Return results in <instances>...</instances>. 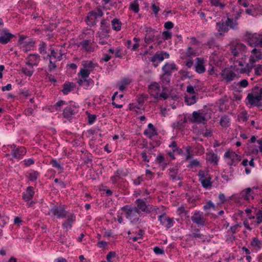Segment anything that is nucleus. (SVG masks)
Returning <instances> with one entry per match:
<instances>
[{"label": "nucleus", "instance_id": "obj_45", "mask_svg": "<svg viewBox=\"0 0 262 262\" xmlns=\"http://www.w3.org/2000/svg\"><path fill=\"white\" fill-rule=\"evenodd\" d=\"M129 9L135 13H138L139 11V5L137 3V0H135L133 2L130 3Z\"/></svg>", "mask_w": 262, "mask_h": 262}, {"label": "nucleus", "instance_id": "obj_59", "mask_svg": "<svg viewBox=\"0 0 262 262\" xmlns=\"http://www.w3.org/2000/svg\"><path fill=\"white\" fill-rule=\"evenodd\" d=\"M23 162H24L25 166L29 167L33 164H34L35 163V161L33 159L30 158L28 159H25L24 160H23Z\"/></svg>", "mask_w": 262, "mask_h": 262}, {"label": "nucleus", "instance_id": "obj_63", "mask_svg": "<svg viewBox=\"0 0 262 262\" xmlns=\"http://www.w3.org/2000/svg\"><path fill=\"white\" fill-rule=\"evenodd\" d=\"M116 256V253L115 251H110L106 255V260L108 262H112L111 258H114Z\"/></svg>", "mask_w": 262, "mask_h": 262}, {"label": "nucleus", "instance_id": "obj_26", "mask_svg": "<svg viewBox=\"0 0 262 262\" xmlns=\"http://www.w3.org/2000/svg\"><path fill=\"white\" fill-rule=\"evenodd\" d=\"M49 51L50 53L47 55V58H51L53 60H57V61H60L62 59L61 54L58 55V51L57 50H55L53 48H51L49 49Z\"/></svg>", "mask_w": 262, "mask_h": 262}, {"label": "nucleus", "instance_id": "obj_1", "mask_svg": "<svg viewBox=\"0 0 262 262\" xmlns=\"http://www.w3.org/2000/svg\"><path fill=\"white\" fill-rule=\"evenodd\" d=\"M121 210L124 212L126 218L132 224H136L140 220L138 208L131 205H125L122 207Z\"/></svg>", "mask_w": 262, "mask_h": 262}, {"label": "nucleus", "instance_id": "obj_28", "mask_svg": "<svg viewBox=\"0 0 262 262\" xmlns=\"http://www.w3.org/2000/svg\"><path fill=\"white\" fill-rule=\"evenodd\" d=\"M222 76L223 80L229 82L234 80L236 76V74L233 71L228 70L227 71H225L222 74Z\"/></svg>", "mask_w": 262, "mask_h": 262}, {"label": "nucleus", "instance_id": "obj_23", "mask_svg": "<svg viewBox=\"0 0 262 262\" xmlns=\"http://www.w3.org/2000/svg\"><path fill=\"white\" fill-rule=\"evenodd\" d=\"M148 127L149 129L144 130L143 134L148 138L151 139L154 136L158 135L157 129L154 127L152 124L149 123L148 124Z\"/></svg>", "mask_w": 262, "mask_h": 262}, {"label": "nucleus", "instance_id": "obj_11", "mask_svg": "<svg viewBox=\"0 0 262 262\" xmlns=\"http://www.w3.org/2000/svg\"><path fill=\"white\" fill-rule=\"evenodd\" d=\"M224 157L230 160V161L228 162V164L230 166H236L241 160V156L234 151H227L225 153Z\"/></svg>", "mask_w": 262, "mask_h": 262}, {"label": "nucleus", "instance_id": "obj_62", "mask_svg": "<svg viewBox=\"0 0 262 262\" xmlns=\"http://www.w3.org/2000/svg\"><path fill=\"white\" fill-rule=\"evenodd\" d=\"M162 35L164 40H168L171 38L172 34L169 31H165L163 32Z\"/></svg>", "mask_w": 262, "mask_h": 262}, {"label": "nucleus", "instance_id": "obj_16", "mask_svg": "<svg viewBox=\"0 0 262 262\" xmlns=\"http://www.w3.org/2000/svg\"><path fill=\"white\" fill-rule=\"evenodd\" d=\"M15 35L10 33L6 28L3 29L0 32V43L5 45L10 41Z\"/></svg>", "mask_w": 262, "mask_h": 262}, {"label": "nucleus", "instance_id": "obj_18", "mask_svg": "<svg viewBox=\"0 0 262 262\" xmlns=\"http://www.w3.org/2000/svg\"><path fill=\"white\" fill-rule=\"evenodd\" d=\"M225 17L223 18L220 21L216 23V29L220 34V35H223L224 33L229 31L228 25Z\"/></svg>", "mask_w": 262, "mask_h": 262}, {"label": "nucleus", "instance_id": "obj_35", "mask_svg": "<svg viewBox=\"0 0 262 262\" xmlns=\"http://www.w3.org/2000/svg\"><path fill=\"white\" fill-rule=\"evenodd\" d=\"M254 210V214L256 215L257 224L259 225L262 223V208L257 209L256 207H252Z\"/></svg>", "mask_w": 262, "mask_h": 262}, {"label": "nucleus", "instance_id": "obj_19", "mask_svg": "<svg viewBox=\"0 0 262 262\" xmlns=\"http://www.w3.org/2000/svg\"><path fill=\"white\" fill-rule=\"evenodd\" d=\"M76 113L77 108L76 107L68 106L63 110L62 115L64 118L71 120Z\"/></svg>", "mask_w": 262, "mask_h": 262}, {"label": "nucleus", "instance_id": "obj_54", "mask_svg": "<svg viewBox=\"0 0 262 262\" xmlns=\"http://www.w3.org/2000/svg\"><path fill=\"white\" fill-rule=\"evenodd\" d=\"M211 208H214L215 205L211 200L208 201L206 203V204L203 206V209L205 211H208L210 210Z\"/></svg>", "mask_w": 262, "mask_h": 262}, {"label": "nucleus", "instance_id": "obj_36", "mask_svg": "<svg viewBox=\"0 0 262 262\" xmlns=\"http://www.w3.org/2000/svg\"><path fill=\"white\" fill-rule=\"evenodd\" d=\"M190 238H194L195 239H202L204 235L200 233V230L198 228H194L191 233L188 234Z\"/></svg>", "mask_w": 262, "mask_h": 262}, {"label": "nucleus", "instance_id": "obj_49", "mask_svg": "<svg viewBox=\"0 0 262 262\" xmlns=\"http://www.w3.org/2000/svg\"><path fill=\"white\" fill-rule=\"evenodd\" d=\"M39 175V173L38 171L33 170L31 172L29 173L28 179L30 181L34 182L37 179Z\"/></svg>", "mask_w": 262, "mask_h": 262}, {"label": "nucleus", "instance_id": "obj_6", "mask_svg": "<svg viewBox=\"0 0 262 262\" xmlns=\"http://www.w3.org/2000/svg\"><path fill=\"white\" fill-rule=\"evenodd\" d=\"M246 46L241 43H237L231 48V53L233 55V58L236 57L245 59L246 58L245 52Z\"/></svg>", "mask_w": 262, "mask_h": 262}, {"label": "nucleus", "instance_id": "obj_43", "mask_svg": "<svg viewBox=\"0 0 262 262\" xmlns=\"http://www.w3.org/2000/svg\"><path fill=\"white\" fill-rule=\"evenodd\" d=\"M210 180H211V178L208 177V178H205L204 179H202L201 180H200V182L202 184V186L204 188L207 189V188H210L211 187V182Z\"/></svg>", "mask_w": 262, "mask_h": 262}, {"label": "nucleus", "instance_id": "obj_37", "mask_svg": "<svg viewBox=\"0 0 262 262\" xmlns=\"http://www.w3.org/2000/svg\"><path fill=\"white\" fill-rule=\"evenodd\" d=\"M206 160L211 163L217 165L219 161V158L216 154L209 153L207 155Z\"/></svg>", "mask_w": 262, "mask_h": 262}, {"label": "nucleus", "instance_id": "obj_27", "mask_svg": "<svg viewBox=\"0 0 262 262\" xmlns=\"http://www.w3.org/2000/svg\"><path fill=\"white\" fill-rule=\"evenodd\" d=\"M197 62L195 66V71L198 73H203L206 69L204 65V60L201 58H197Z\"/></svg>", "mask_w": 262, "mask_h": 262}, {"label": "nucleus", "instance_id": "obj_5", "mask_svg": "<svg viewBox=\"0 0 262 262\" xmlns=\"http://www.w3.org/2000/svg\"><path fill=\"white\" fill-rule=\"evenodd\" d=\"M257 190V187H253L252 188L248 187L242 190L237 196L238 199H243L247 202L254 199L256 194L255 192Z\"/></svg>", "mask_w": 262, "mask_h": 262}, {"label": "nucleus", "instance_id": "obj_22", "mask_svg": "<svg viewBox=\"0 0 262 262\" xmlns=\"http://www.w3.org/2000/svg\"><path fill=\"white\" fill-rule=\"evenodd\" d=\"M169 55L166 52L162 51L160 53H156L153 57H151L150 61L155 62L156 61L158 60L159 62L163 61L164 58H168Z\"/></svg>", "mask_w": 262, "mask_h": 262}, {"label": "nucleus", "instance_id": "obj_46", "mask_svg": "<svg viewBox=\"0 0 262 262\" xmlns=\"http://www.w3.org/2000/svg\"><path fill=\"white\" fill-rule=\"evenodd\" d=\"M251 245L253 247L261 248L262 247V241L257 237H254L251 242Z\"/></svg>", "mask_w": 262, "mask_h": 262}, {"label": "nucleus", "instance_id": "obj_64", "mask_svg": "<svg viewBox=\"0 0 262 262\" xmlns=\"http://www.w3.org/2000/svg\"><path fill=\"white\" fill-rule=\"evenodd\" d=\"M96 119V116L95 115H92L89 114L88 115V123L89 124H92L94 123Z\"/></svg>", "mask_w": 262, "mask_h": 262}, {"label": "nucleus", "instance_id": "obj_57", "mask_svg": "<svg viewBox=\"0 0 262 262\" xmlns=\"http://www.w3.org/2000/svg\"><path fill=\"white\" fill-rule=\"evenodd\" d=\"M248 150L249 154L257 155L258 153V149L256 146H250L248 147Z\"/></svg>", "mask_w": 262, "mask_h": 262}, {"label": "nucleus", "instance_id": "obj_21", "mask_svg": "<svg viewBox=\"0 0 262 262\" xmlns=\"http://www.w3.org/2000/svg\"><path fill=\"white\" fill-rule=\"evenodd\" d=\"M160 85L156 82H152L148 86V92L154 98H158L160 91Z\"/></svg>", "mask_w": 262, "mask_h": 262}, {"label": "nucleus", "instance_id": "obj_8", "mask_svg": "<svg viewBox=\"0 0 262 262\" xmlns=\"http://www.w3.org/2000/svg\"><path fill=\"white\" fill-rule=\"evenodd\" d=\"M110 31V25L106 20L103 19L100 23V30L97 33V37H101V38H109Z\"/></svg>", "mask_w": 262, "mask_h": 262}, {"label": "nucleus", "instance_id": "obj_29", "mask_svg": "<svg viewBox=\"0 0 262 262\" xmlns=\"http://www.w3.org/2000/svg\"><path fill=\"white\" fill-rule=\"evenodd\" d=\"M34 195V191L33 190V187L29 186L28 187L25 193L23 195V199L26 202L31 200Z\"/></svg>", "mask_w": 262, "mask_h": 262}, {"label": "nucleus", "instance_id": "obj_44", "mask_svg": "<svg viewBox=\"0 0 262 262\" xmlns=\"http://www.w3.org/2000/svg\"><path fill=\"white\" fill-rule=\"evenodd\" d=\"M220 124L223 127H227L229 125L230 119L228 116L224 115L220 119Z\"/></svg>", "mask_w": 262, "mask_h": 262}, {"label": "nucleus", "instance_id": "obj_53", "mask_svg": "<svg viewBox=\"0 0 262 262\" xmlns=\"http://www.w3.org/2000/svg\"><path fill=\"white\" fill-rule=\"evenodd\" d=\"M50 163L53 167L56 168L58 170H63V167L60 165V163L56 159L52 160Z\"/></svg>", "mask_w": 262, "mask_h": 262}, {"label": "nucleus", "instance_id": "obj_13", "mask_svg": "<svg viewBox=\"0 0 262 262\" xmlns=\"http://www.w3.org/2000/svg\"><path fill=\"white\" fill-rule=\"evenodd\" d=\"M66 219L62 224V227L68 231L71 229L76 221V215L73 213H68Z\"/></svg>", "mask_w": 262, "mask_h": 262}, {"label": "nucleus", "instance_id": "obj_47", "mask_svg": "<svg viewBox=\"0 0 262 262\" xmlns=\"http://www.w3.org/2000/svg\"><path fill=\"white\" fill-rule=\"evenodd\" d=\"M49 63L48 64V70L50 72H52L53 70L56 69L57 65L56 62L57 61V60H53V59L48 58Z\"/></svg>", "mask_w": 262, "mask_h": 262}, {"label": "nucleus", "instance_id": "obj_56", "mask_svg": "<svg viewBox=\"0 0 262 262\" xmlns=\"http://www.w3.org/2000/svg\"><path fill=\"white\" fill-rule=\"evenodd\" d=\"M200 165V161L198 159H193L189 162L187 166L188 168H192L198 166Z\"/></svg>", "mask_w": 262, "mask_h": 262}, {"label": "nucleus", "instance_id": "obj_52", "mask_svg": "<svg viewBox=\"0 0 262 262\" xmlns=\"http://www.w3.org/2000/svg\"><path fill=\"white\" fill-rule=\"evenodd\" d=\"M46 50H47L46 43L43 41H41L40 42V43L39 45L38 50H39L40 54H41V55L46 54L47 53Z\"/></svg>", "mask_w": 262, "mask_h": 262}, {"label": "nucleus", "instance_id": "obj_39", "mask_svg": "<svg viewBox=\"0 0 262 262\" xmlns=\"http://www.w3.org/2000/svg\"><path fill=\"white\" fill-rule=\"evenodd\" d=\"M72 83L66 81L63 85V89L61 90L64 95L68 94L71 91L74 86L72 85Z\"/></svg>", "mask_w": 262, "mask_h": 262}, {"label": "nucleus", "instance_id": "obj_60", "mask_svg": "<svg viewBox=\"0 0 262 262\" xmlns=\"http://www.w3.org/2000/svg\"><path fill=\"white\" fill-rule=\"evenodd\" d=\"M144 234V231L140 229L139 230L138 234L136 236L130 237V238H132L133 242H136L138 241V239H142L143 235Z\"/></svg>", "mask_w": 262, "mask_h": 262}, {"label": "nucleus", "instance_id": "obj_15", "mask_svg": "<svg viewBox=\"0 0 262 262\" xmlns=\"http://www.w3.org/2000/svg\"><path fill=\"white\" fill-rule=\"evenodd\" d=\"M158 220L160 222V224L167 229L173 226L174 221L173 218H170L167 216L165 213L159 215Z\"/></svg>", "mask_w": 262, "mask_h": 262}, {"label": "nucleus", "instance_id": "obj_17", "mask_svg": "<svg viewBox=\"0 0 262 262\" xmlns=\"http://www.w3.org/2000/svg\"><path fill=\"white\" fill-rule=\"evenodd\" d=\"M145 31L146 32L144 41L146 43H150L155 40V33L157 31L152 29L151 27H146L145 28Z\"/></svg>", "mask_w": 262, "mask_h": 262}, {"label": "nucleus", "instance_id": "obj_41", "mask_svg": "<svg viewBox=\"0 0 262 262\" xmlns=\"http://www.w3.org/2000/svg\"><path fill=\"white\" fill-rule=\"evenodd\" d=\"M112 26L113 30L118 31L121 30V23L119 21L118 19L114 18L112 21Z\"/></svg>", "mask_w": 262, "mask_h": 262}, {"label": "nucleus", "instance_id": "obj_38", "mask_svg": "<svg viewBox=\"0 0 262 262\" xmlns=\"http://www.w3.org/2000/svg\"><path fill=\"white\" fill-rule=\"evenodd\" d=\"M169 147H171L172 149V151L176 152L177 155L182 156L184 154V151L182 149L178 147L177 144L175 141H172L170 144H169Z\"/></svg>", "mask_w": 262, "mask_h": 262}, {"label": "nucleus", "instance_id": "obj_55", "mask_svg": "<svg viewBox=\"0 0 262 262\" xmlns=\"http://www.w3.org/2000/svg\"><path fill=\"white\" fill-rule=\"evenodd\" d=\"M21 72L25 75H26L27 76H29V77H30V76H31L33 75V74L34 73V70L33 69H32L31 70V69H28L27 68H24L23 67L21 69Z\"/></svg>", "mask_w": 262, "mask_h": 262}, {"label": "nucleus", "instance_id": "obj_14", "mask_svg": "<svg viewBox=\"0 0 262 262\" xmlns=\"http://www.w3.org/2000/svg\"><path fill=\"white\" fill-rule=\"evenodd\" d=\"M135 203L137 205L136 208H138V212H144L149 213L151 210V206L146 203V200L138 199L136 200Z\"/></svg>", "mask_w": 262, "mask_h": 262}, {"label": "nucleus", "instance_id": "obj_58", "mask_svg": "<svg viewBox=\"0 0 262 262\" xmlns=\"http://www.w3.org/2000/svg\"><path fill=\"white\" fill-rule=\"evenodd\" d=\"M66 104V101L63 100H60L55 103V104L54 105V107L56 111H60L61 106Z\"/></svg>", "mask_w": 262, "mask_h": 262}, {"label": "nucleus", "instance_id": "obj_32", "mask_svg": "<svg viewBox=\"0 0 262 262\" xmlns=\"http://www.w3.org/2000/svg\"><path fill=\"white\" fill-rule=\"evenodd\" d=\"M198 98L193 94L186 95L184 97L185 103L188 105H191L196 103Z\"/></svg>", "mask_w": 262, "mask_h": 262}, {"label": "nucleus", "instance_id": "obj_20", "mask_svg": "<svg viewBox=\"0 0 262 262\" xmlns=\"http://www.w3.org/2000/svg\"><path fill=\"white\" fill-rule=\"evenodd\" d=\"M251 54L249 61L252 64H254L256 61H258L262 59L261 51L259 49L254 48L251 51Z\"/></svg>", "mask_w": 262, "mask_h": 262}, {"label": "nucleus", "instance_id": "obj_10", "mask_svg": "<svg viewBox=\"0 0 262 262\" xmlns=\"http://www.w3.org/2000/svg\"><path fill=\"white\" fill-rule=\"evenodd\" d=\"M205 114L203 113V110H199L198 111H194L192 115V122L197 124H205L207 121V119L205 117Z\"/></svg>", "mask_w": 262, "mask_h": 262}, {"label": "nucleus", "instance_id": "obj_51", "mask_svg": "<svg viewBox=\"0 0 262 262\" xmlns=\"http://www.w3.org/2000/svg\"><path fill=\"white\" fill-rule=\"evenodd\" d=\"M212 6L219 7L220 9H223L225 6V4L220 2V0H209Z\"/></svg>", "mask_w": 262, "mask_h": 262}, {"label": "nucleus", "instance_id": "obj_61", "mask_svg": "<svg viewBox=\"0 0 262 262\" xmlns=\"http://www.w3.org/2000/svg\"><path fill=\"white\" fill-rule=\"evenodd\" d=\"M255 74L257 76L262 75V64H258L255 68Z\"/></svg>", "mask_w": 262, "mask_h": 262}, {"label": "nucleus", "instance_id": "obj_7", "mask_svg": "<svg viewBox=\"0 0 262 262\" xmlns=\"http://www.w3.org/2000/svg\"><path fill=\"white\" fill-rule=\"evenodd\" d=\"M9 146L11 149V154L12 157L16 159H21L27 153V150L24 146H17L14 144L10 145Z\"/></svg>", "mask_w": 262, "mask_h": 262}, {"label": "nucleus", "instance_id": "obj_2", "mask_svg": "<svg viewBox=\"0 0 262 262\" xmlns=\"http://www.w3.org/2000/svg\"><path fill=\"white\" fill-rule=\"evenodd\" d=\"M66 209V206L64 205H55L50 209L48 214L51 215L52 217L63 219L67 217L69 213Z\"/></svg>", "mask_w": 262, "mask_h": 262}, {"label": "nucleus", "instance_id": "obj_3", "mask_svg": "<svg viewBox=\"0 0 262 262\" xmlns=\"http://www.w3.org/2000/svg\"><path fill=\"white\" fill-rule=\"evenodd\" d=\"M207 216L202 211L196 210L191 216V220L198 226L204 227L208 223Z\"/></svg>", "mask_w": 262, "mask_h": 262}, {"label": "nucleus", "instance_id": "obj_48", "mask_svg": "<svg viewBox=\"0 0 262 262\" xmlns=\"http://www.w3.org/2000/svg\"><path fill=\"white\" fill-rule=\"evenodd\" d=\"M171 76V74H166L164 72H163V74L161 76V79L163 83H167L169 84L170 81V77Z\"/></svg>", "mask_w": 262, "mask_h": 262}, {"label": "nucleus", "instance_id": "obj_34", "mask_svg": "<svg viewBox=\"0 0 262 262\" xmlns=\"http://www.w3.org/2000/svg\"><path fill=\"white\" fill-rule=\"evenodd\" d=\"M210 49L219 50L220 46L219 43L215 41V38L211 37L209 38L205 44Z\"/></svg>", "mask_w": 262, "mask_h": 262}, {"label": "nucleus", "instance_id": "obj_9", "mask_svg": "<svg viewBox=\"0 0 262 262\" xmlns=\"http://www.w3.org/2000/svg\"><path fill=\"white\" fill-rule=\"evenodd\" d=\"M248 43L252 47L262 48V34L257 33L250 34L248 37Z\"/></svg>", "mask_w": 262, "mask_h": 262}, {"label": "nucleus", "instance_id": "obj_4", "mask_svg": "<svg viewBox=\"0 0 262 262\" xmlns=\"http://www.w3.org/2000/svg\"><path fill=\"white\" fill-rule=\"evenodd\" d=\"M246 99L251 105H254L259 100H261L262 88L259 89L258 86H255L252 89V92L248 94Z\"/></svg>", "mask_w": 262, "mask_h": 262}, {"label": "nucleus", "instance_id": "obj_31", "mask_svg": "<svg viewBox=\"0 0 262 262\" xmlns=\"http://www.w3.org/2000/svg\"><path fill=\"white\" fill-rule=\"evenodd\" d=\"M237 19H236L234 18V19L233 18H230L228 17L226 19L228 29L230 28L232 30H237L238 29V23L237 21Z\"/></svg>", "mask_w": 262, "mask_h": 262}, {"label": "nucleus", "instance_id": "obj_12", "mask_svg": "<svg viewBox=\"0 0 262 262\" xmlns=\"http://www.w3.org/2000/svg\"><path fill=\"white\" fill-rule=\"evenodd\" d=\"M103 15V13L102 10L98 8L96 10L90 12L87 16V19L93 25H95L99 21L98 19Z\"/></svg>", "mask_w": 262, "mask_h": 262}, {"label": "nucleus", "instance_id": "obj_25", "mask_svg": "<svg viewBox=\"0 0 262 262\" xmlns=\"http://www.w3.org/2000/svg\"><path fill=\"white\" fill-rule=\"evenodd\" d=\"M162 70L163 72L166 74H172V73L174 70H177L176 65L174 63H166L164 66L162 67Z\"/></svg>", "mask_w": 262, "mask_h": 262}, {"label": "nucleus", "instance_id": "obj_50", "mask_svg": "<svg viewBox=\"0 0 262 262\" xmlns=\"http://www.w3.org/2000/svg\"><path fill=\"white\" fill-rule=\"evenodd\" d=\"M90 74V72L84 68L81 69L78 73V74L81 77V79L88 78L89 77Z\"/></svg>", "mask_w": 262, "mask_h": 262}, {"label": "nucleus", "instance_id": "obj_33", "mask_svg": "<svg viewBox=\"0 0 262 262\" xmlns=\"http://www.w3.org/2000/svg\"><path fill=\"white\" fill-rule=\"evenodd\" d=\"M26 59L30 61L35 66L38 64L40 60V56L37 54H31Z\"/></svg>", "mask_w": 262, "mask_h": 262}, {"label": "nucleus", "instance_id": "obj_40", "mask_svg": "<svg viewBox=\"0 0 262 262\" xmlns=\"http://www.w3.org/2000/svg\"><path fill=\"white\" fill-rule=\"evenodd\" d=\"M97 66V63H94L92 61H86L83 64L84 68L90 73L94 70Z\"/></svg>", "mask_w": 262, "mask_h": 262}, {"label": "nucleus", "instance_id": "obj_30", "mask_svg": "<svg viewBox=\"0 0 262 262\" xmlns=\"http://www.w3.org/2000/svg\"><path fill=\"white\" fill-rule=\"evenodd\" d=\"M78 85L87 89L90 86L93 85L94 81L91 78L79 79L77 82Z\"/></svg>", "mask_w": 262, "mask_h": 262}, {"label": "nucleus", "instance_id": "obj_24", "mask_svg": "<svg viewBox=\"0 0 262 262\" xmlns=\"http://www.w3.org/2000/svg\"><path fill=\"white\" fill-rule=\"evenodd\" d=\"M78 46H81L82 49L88 52H91L93 51V49L91 43V40L90 39H84L82 40L78 44Z\"/></svg>", "mask_w": 262, "mask_h": 262}, {"label": "nucleus", "instance_id": "obj_42", "mask_svg": "<svg viewBox=\"0 0 262 262\" xmlns=\"http://www.w3.org/2000/svg\"><path fill=\"white\" fill-rule=\"evenodd\" d=\"M178 169L172 167L168 169L169 177L173 180H175L177 179V174L178 173Z\"/></svg>", "mask_w": 262, "mask_h": 262}]
</instances>
